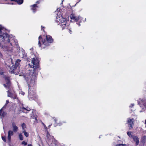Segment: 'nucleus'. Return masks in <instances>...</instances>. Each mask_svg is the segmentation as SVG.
Returning <instances> with one entry per match:
<instances>
[{
    "label": "nucleus",
    "instance_id": "bb28decb",
    "mask_svg": "<svg viewBox=\"0 0 146 146\" xmlns=\"http://www.w3.org/2000/svg\"><path fill=\"white\" fill-rule=\"evenodd\" d=\"M2 140L6 142V137H2Z\"/></svg>",
    "mask_w": 146,
    "mask_h": 146
},
{
    "label": "nucleus",
    "instance_id": "e433bc0d",
    "mask_svg": "<svg viewBox=\"0 0 146 146\" xmlns=\"http://www.w3.org/2000/svg\"><path fill=\"white\" fill-rule=\"evenodd\" d=\"M3 73V72L2 71H0V74H2Z\"/></svg>",
    "mask_w": 146,
    "mask_h": 146
},
{
    "label": "nucleus",
    "instance_id": "2f4dec72",
    "mask_svg": "<svg viewBox=\"0 0 146 146\" xmlns=\"http://www.w3.org/2000/svg\"><path fill=\"white\" fill-rule=\"evenodd\" d=\"M41 38V36L40 35L38 37V40H40L42 39Z\"/></svg>",
    "mask_w": 146,
    "mask_h": 146
},
{
    "label": "nucleus",
    "instance_id": "2eb2a0df",
    "mask_svg": "<svg viewBox=\"0 0 146 146\" xmlns=\"http://www.w3.org/2000/svg\"><path fill=\"white\" fill-rule=\"evenodd\" d=\"M21 61V60L19 59L16 60L15 63V66L17 68H19L18 66L19 64V62H20Z\"/></svg>",
    "mask_w": 146,
    "mask_h": 146
},
{
    "label": "nucleus",
    "instance_id": "a878e982",
    "mask_svg": "<svg viewBox=\"0 0 146 146\" xmlns=\"http://www.w3.org/2000/svg\"><path fill=\"white\" fill-rule=\"evenodd\" d=\"M9 103V100H7L6 101V104H5V105H4V106H3V108L4 107H5L6 106L7 104H8Z\"/></svg>",
    "mask_w": 146,
    "mask_h": 146
},
{
    "label": "nucleus",
    "instance_id": "72a5a7b5",
    "mask_svg": "<svg viewBox=\"0 0 146 146\" xmlns=\"http://www.w3.org/2000/svg\"><path fill=\"white\" fill-rule=\"evenodd\" d=\"M125 145V144H119V145H117V146H120L121 145H122V146H124Z\"/></svg>",
    "mask_w": 146,
    "mask_h": 146
},
{
    "label": "nucleus",
    "instance_id": "b1692460",
    "mask_svg": "<svg viewBox=\"0 0 146 146\" xmlns=\"http://www.w3.org/2000/svg\"><path fill=\"white\" fill-rule=\"evenodd\" d=\"M127 135L131 137H132L133 138V135L131 134V133L130 132H128L127 133Z\"/></svg>",
    "mask_w": 146,
    "mask_h": 146
},
{
    "label": "nucleus",
    "instance_id": "ddd939ff",
    "mask_svg": "<svg viewBox=\"0 0 146 146\" xmlns=\"http://www.w3.org/2000/svg\"><path fill=\"white\" fill-rule=\"evenodd\" d=\"M17 68L14 65H12V66L10 68V71L12 73H14V72H15L14 71H15V70Z\"/></svg>",
    "mask_w": 146,
    "mask_h": 146
},
{
    "label": "nucleus",
    "instance_id": "7c9ffc66",
    "mask_svg": "<svg viewBox=\"0 0 146 146\" xmlns=\"http://www.w3.org/2000/svg\"><path fill=\"white\" fill-rule=\"evenodd\" d=\"M38 46L39 47H40L41 46V44L40 42V40H38Z\"/></svg>",
    "mask_w": 146,
    "mask_h": 146
},
{
    "label": "nucleus",
    "instance_id": "aec40b11",
    "mask_svg": "<svg viewBox=\"0 0 146 146\" xmlns=\"http://www.w3.org/2000/svg\"><path fill=\"white\" fill-rule=\"evenodd\" d=\"M7 96L9 97H11L12 94L9 92V90L7 91Z\"/></svg>",
    "mask_w": 146,
    "mask_h": 146
},
{
    "label": "nucleus",
    "instance_id": "4c0bfd02",
    "mask_svg": "<svg viewBox=\"0 0 146 146\" xmlns=\"http://www.w3.org/2000/svg\"><path fill=\"white\" fill-rule=\"evenodd\" d=\"M54 121H55V122H56L57 119L55 118L54 119Z\"/></svg>",
    "mask_w": 146,
    "mask_h": 146
},
{
    "label": "nucleus",
    "instance_id": "4468645a",
    "mask_svg": "<svg viewBox=\"0 0 146 146\" xmlns=\"http://www.w3.org/2000/svg\"><path fill=\"white\" fill-rule=\"evenodd\" d=\"M3 108H2L0 110V117L1 116V118H2L3 117H4V116H5L6 114V113L5 112H3L2 114H1V113L2 112V110H3Z\"/></svg>",
    "mask_w": 146,
    "mask_h": 146
},
{
    "label": "nucleus",
    "instance_id": "c756f323",
    "mask_svg": "<svg viewBox=\"0 0 146 146\" xmlns=\"http://www.w3.org/2000/svg\"><path fill=\"white\" fill-rule=\"evenodd\" d=\"M3 85L6 88H7V86H8V87H9V86H10V84L9 85H7H7H6L5 84H4Z\"/></svg>",
    "mask_w": 146,
    "mask_h": 146
},
{
    "label": "nucleus",
    "instance_id": "f257e3e1",
    "mask_svg": "<svg viewBox=\"0 0 146 146\" xmlns=\"http://www.w3.org/2000/svg\"><path fill=\"white\" fill-rule=\"evenodd\" d=\"M35 75V74H34L33 72H30V73L26 74L24 75V77L26 81L29 83V88L30 86L31 87L35 84L36 78Z\"/></svg>",
    "mask_w": 146,
    "mask_h": 146
},
{
    "label": "nucleus",
    "instance_id": "423d86ee",
    "mask_svg": "<svg viewBox=\"0 0 146 146\" xmlns=\"http://www.w3.org/2000/svg\"><path fill=\"white\" fill-rule=\"evenodd\" d=\"M134 121V119L133 118L131 119H130V118H128L127 121V122L128 124L131 127H129V128L131 129L133 125V122Z\"/></svg>",
    "mask_w": 146,
    "mask_h": 146
},
{
    "label": "nucleus",
    "instance_id": "cd10ccee",
    "mask_svg": "<svg viewBox=\"0 0 146 146\" xmlns=\"http://www.w3.org/2000/svg\"><path fill=\"white\" fill-rule=\"evenodd\" d=\"M49 137H50V138H52L53 137L52 136H50L49 135H48V134L46 135V137L48 139L49 138Z\"/></svg>",
    "mask_w": 146,
    "mask_h": 146
},
{
    "label": "nucleus",
    "instance_id": "20e7f679",
    "mask_svg": "<svg viewBox=\"0 0 146 146\" xmlns=\"http://www.w3.org/2000/svg\"><path fill=\"white\" fill-rule=\"evenodd\" d=\"M138 103L142 107V109H144V107L146 109V101L145 100H143L141 99H139L138 101Z\"/></svg>",
    "mask_w": 146,
    "mask_h": 146
},
{
    "label": "nucleus",
    "instance_id": "9d476101",
    "mask_svg": "<svg viewBox=\"0 0 146 146\" xmlns=\"http://www.w3.org/2000/svg\"><path fill=\"white\" fill-rule=\"evenodd\" d=\"M20 56L22 58L25 59H27V54L25 53L24 51H22L20 52Z\"/></svg>",
    "mask_w": 146,
    "mask_h": 146
},
{
    "label": "nucleus",
    "instance_id": "de8ad7c7",
    "mask_svg": "<svg viewBox=\"0 0 146 146\" xmlns=\"http://www.w3.org/2000/svg\"><path fill=\"white\" fill-rule=\"evenodd\" d=\"M64 0H62V3H62V2H63V1H64Z\"/></svg>",
    "mask_w": 146,
    "mask_h": 146
},
{
    "label": "nucleus",
    "instance_id": "58836bf2",
    "mask_svg": "<svg viewBox=\"0 0 146 146\" xmlns=\"http://www.w3.org/2000/svg\"><path fill=\"white\" fill-rule=\"evenodd\" d=\"M22 109H23H23H24V110H26V108H25L23 107V108H22Z\"/></svg>",
    "mask_w": 146,
    "mask_h": 146
},
{
    "label": "nucleus",
    "instance_id": "1a4fd4ad",
    "mask_svg": "<svg viewBox=\"0 0 146 146\" xmlns=\"http://www.w3.org/2000/svg\"><path fill=\"white\" fill-rule=\"evenodd\" d=\"M134 141L135 142L136 145H137L139 143V139L138 137L136 136H133L132 138Z\"/></svg>",
    "mask_w": 146,
    "mask_h": 146
},
{
    "label": "nucleus",
    "instance_id": "f704fd0d",
    "mask_svg": "<svg viewBox=\"0 0 146 146\" xmlns=\"http://www.w3.org/2000/svg\"><path fill=\"white\" fill-rule=\"evenodd\" d=\"M0 46L2 48L3 47V46L1 44V43H0Z\"/></svg>",
    "mask_w": 146,
    "mask_h": 146
},
{
    "label": "nucleus",
    "instance_id": "393cba45",
    "mask_svg": "<svg viewBox=\"0 0 146 146\" xmlns=\"http://www.w3.org/2000/svg\"><path fill=\"white\" fill-rule=\"evenodd\" d=\"M21 126L22 127L23 129H24V128H25L26 127L25 124L24 123H23L22 124Z\"/></svg>",
    "mask_w": 146,
    "mask_h": 146
},
{
    "label": "nucleus",
    "instance_id": "7ed1b4c3",
    "mask_svg": "<svg viewBox=\"0 0 146 146\" xmlns=\"http://www.w3.org/2000/svg\"><path fill=\"white\" fill-rule=\"evenodd\" d=\"M57 21H60L61 22V25L62 27V29H64L66 27L67 21L66 19L63 18V17L61 16L60 17L58 16L56 17Z\"/></svg>",
    "mask_w": 146,
    "mask_h": 146
},
{
    "label": "nucleus",
    "instance_id": "473e14b6",
    "mask_svg": "<svg viewBox=\"0 0 146 146\" xmlns=\"http://www.w3.org/2000/svg\"><path fill=\"white\" fill-rule=\"evenodd\" d=\"M26 108V110L27 111H29L31 110L29 108Z\"/></svg>",
    "mask_w": 146,
    "mask_h": 146
},
{
    "label": "nucleus",
    "instance_id": "39448f33",
    "mask_svg": "<svg viewBox=\"0 0 146 146\" xmlns=\"http://www.w3.org/2000/svg\"><path fill=\"white\" fill-rule=\"evenodd\" d=\"M32 63L33 64V67L34 68L38 67V61L36 58H33L32 61Z\"/></svg>",
    "mask_w": 146,
    "mask_h": 146
},
{
    "label": "nucleus",
    "instance_id": "c85d7f7f",
    "mask_svg": "<svg viewBox=\"0 0 146 146\" xmlns=\"http://www.w3.org/2000/svg\"><path fill=\"white\" fill-rule=\"evenodd\" d=\"M22 144L24 145H25L27 144V143L25 142L24 141H23L22 143Z\"/></svg>",
    "mask_w": 146,
    "mask_h": 146
},
{
    "label": "nucleus",
    "instance_id": "09e8293b",
    "mask_svg": "<svg viewBox=\"0 0 146 146\" xmlns=\"http://www.w3.org/2000/svg\"><path fill=\"white\" fill-rule=\"evenodd\" d=\"M35 119L36 120H37V119H36V118H35Z\"/></svg>",
    "mask_w": 146,
    "mask_h": 146
},
{
    "label": "nucleus",
    "instance_id": "c03bdc74",
    "mask_svg": "<svg viewBox=\"0 0 146 146\" xmlns=\"http://www.w3.org/2000/svg\"><path fill=\"white\" fill-rule=\"evenodd\" d=\"M22 94L23 95L24 94V92H22Z\"/></svg>",
    "mask_w": 146,
    "mask_h": 146
},
{
    "label": "nucleus",
    "instance_id": "0eeeda50",
    "mask_svg": "<svg viewBox=\"0 0 146 146\" xmlns=\"http://www.w3.org/2000/svg\"><path fill=\"white\" fill-rule=\"evenodd\" d=\"M13 131L10 130L8 132V139L9 142L11 141V136L13 135Z\"/></svg>",
    "mask_w": 146,
    "mask_h": 146
},
{
    "label": "nucleus",
    "instance_id": "8fccbe9b",
    "mask_svg": "<svg viewBox=\"0 0 146 146\" xmlns=\"http://www.w3.org/2000/svg\"><path fill=\"white\" fill-rule=\"evenodd\" d=\"M23 112H25V111H23Z\"/></svg>",
    "mask_w": 146,
    "mask_h": 146
},
{
    "label": "nucleus",
    "instance_id": "5701e85b",
    "mask_svg": "<svg viewBox=\"0 0 146 146\" xmlns=\"http://www.w3.org/2000/svg\"><path fill=\"white\" fill-rule=\"evenodd\" d=\"M32 6L33 7V8L32 9L33 10V12H35V10L36 9L35 7H36V4H34Z\"/></svg>",
    "mask_w": 146,
    "mask_h": 146
},
{
    "label": "nucleus",
    "instance_id": "a18cd8bd",
    "mask_svg": "<svg viewBox=\"0 0 146 146\" xmlns=\"http://www.w3.org/2000/svg\"><path fill=\"white\" fill-rule=\"evenodd\" d=\"M39 3V2L37 1L36 2V3Z\"/></svg>",
    "mask_w": 146,
    "mask_h": 146
},
{
    "label": "nucleus",
    "instance_id": "49530a36",
    "mask_svg": "<svg viewBox=\"0 0 146 146\" xmlns=\"http://www.w3.org/2000/svg\"><path fill=\"white\" fill-rule=\"evenodd\" d=\"M10 4L13 5V3H10Z\"/></svg>",
    "mask_w": 146,
    "mask_h": 146
},
{
    "label": "nucleus",
    "instance_id": "412c9836",
    "mask_svg": "<svg viewBox=\"0 0 146 146\" xmlns=\"http://www.w3.org/2000/svg\"><path fill=\"white\" fill-rule=\"evenodd\" d=\"M19 139L21 140H22L23 139V135H22L21 133H20L19 135Z\"/></svg>",
    "mask_w": 146,
    "mask_h": 146
},
{
    "label": "nucleus",
    "instance_id": "6ab92c4d",
    "mask_svg": "<svg viewBox=\"0 0 146 146\" xmlns=\"http://www.w3.org/2000/svg\"><path fill=\"white\" fill-rule=\"evenodd\" d=\"M146 141V136H144L142 137L141 141L143 142H145Z\"/></svg>",
    "mask_w": 146,
    "mask_h": 146
},
{
    "label": "nucleus",
    "instance_id": "c9c22d12",
    "mask_svg": "<svg viewBox=\"0 0 146 146\" xmlns=\"http://www.w3.org/2000/svg\"><path fill=\"white\" fill-rule=\"evenodd\" d=\"M131 106H129V107H133V106H134V104H131Z\"/></svg>",
    "mask_w": 146,
    "mask_h": 146
},
{
    "label": "nucleus",
    "instance_id": "9b49d317",
    "mask_svg": "<svg viewBox=\"0 0 146 146\" xmlns=\"http://www.w3.org/2000/svg\"><path fill=\"white\" fill-rule=\"evenodd\" d=\"M12 126L13 128V131L16 132L18 129V127L16 125L15 123L14 122H13L12 123Z\"/></svg>",
    "mask_w": 146,
    "mask_h": 146
},
{
    "label": "nucleus",
    "instance_id": "4be33fe9",
    "mask_svg": "<svg viewBox=\"0 0 146 146\" xmlns=\"http://www.w3.org/2000/svg\"><path fill=\"white\" fill-rule=\"evenodd\" d=\"M23 133L25 135L26 137H27L28 136L29 134L27 133L25 130L23 131Z\"/></svg>",
    "mask_w": 146,
    "mask_h": 146
},
{
    "label": "nucleus",
    "instance_id": "a19ab883",
    "mask_svg": "<svg viewBox=\"0 0 146 146\" xmlns=\"http://www.w3.org/2000/svg\"><path fill=\"white\" fill-rule=\"evenodd\" d=\"M44 127L45 129H46L47 128V127H46V125H44Z\"/></svg>",
    "mask_w": 146,
    "mask_h": 146
},
{
    "label": "nucleus",
    "instance_id": "a211bd4d",
    "mask_svg": "<svg viewBox=\"0 0 146 146\" xmlns=\"http://www.w3.org/2000/svg\"><path fill=\"white\" fill-rule=\"evenodd\" d=\"M42 42L43 44L46 46L48 45H49V43H50L47 41L45 39H44V40H42Z\"/></svg>",
    "mask_w": 146,
    "mask_h": 146
},
{
    "label": "nucleus",
    "instance_id": "79ce46f5",
    "mask_svg": "<svg viewBox=\"0 0 146 146\" xmlns=\"http://www.w3.org/2000/svg\"><path fill=\"white\" fill-rule=\"evenodd\" d=\"M28 146H32V145H31L30 144L28 145Z\"/></svg>",
    "mask_w": 146,
    "mask_h": 146
},
{
    "label": "nucleus",
    "instance_id": "f8f14e48",
    "mask_svg": "<svg viewBox=\"0 0 146 146\" xmlns=\"http://www.w3.org/2000/svg\"><path fill=\"white\" fill-rule=\"evenodd\" d=\"M46 40H47V41H48V42L50 43L52 42L53 40L52 39V37H51V36L49 35H46Z\"/></svg>",
    "mask_w": 146,
    "mask_h": 146
},
{
    "label": "nucleus",
    "instance_id": "6e6552de",
    "mask_svg": "<svg viewBox=\"0 0 146 146\" xmlns=\"http://www.w3.org/2000/svg\"><path fill=\"white\" fill-rule=\"evenodd\" d=\"M80 16H75L74 15H71L70 16V18L74 20L76 22H77L78 20L81 18Z\"/></svg>",
    "mask_w": 146,
    "mask_h": 146
},
{
    "label": "nucleus",
    "instance_id": "dca6fc26",
    "mask_svg": "<svg viewBox=\"0 0 146 146\" xmlns=\"http://www.w3.org/2000/svg\"><path fill=\"white\" fill-rule=\"evenodd\" d=\"M11 1H14L19 4H21L23 3V0H11Z\"/></svg>",
    "mask_w": 146,
    "mask_h": 146
},
{
    "label": "nucleus",
    "instance_id": "f03ea898",
    "mask_svg": "<svg viewBox=\"0 0 146 146\" xmlns=\"http://www.w3.org/2000/svg\"><path fill=\"white\" fill-rule=\"evenodd\" d=\"M3 29L0 26V38H2L4 40L7 41V42L9 43L10 40L8 36L7 35L6 33H4L2 32V31Z\"/></svg>",
    "mask_w": 146,
    "mask_h": 146
},
{
    "label": "nucleus",
    "instance_id": "ea45409f",
    "mask_svg": "<svg viewBox=\"0 0 146 146\" xmlns=\"http://www.w3.org/2000/svg\"><path fill=\"white\" fill-rule=\"evenodd\" d=\"M69 32L70 33H71V32H72V31L70 30H69Z\"/></svg>",
    "mask_w": 146,
    "mask_h": 146
},
{
    "label": "nucleus",
    "instance_id": "f3484780",
    "mask_svg": "<svg viewBox=\"0 0 146 146\" xmlns=\"http://www.w3.org/2000/svg\"><path fill=\"white\" fill-rule=\"evenodd\" d=\"M4 78H5L6 84H7V85H9L10 84V79L9 78L6 76H4Z\"/></svg>",
    "mask_w": 146,
    "mask_h": 146
},
{
    "label": "nucleus",
    "instance_id": "37998d69",
    "mask_svg": "<svg viewBox=\"0 0 146 146\" xmlns=\"http://www.w3.org/2000/svg\"><path fill=\"white\" fill-rule=\"evenodd\" d=\"M42 125H45L43 123H42Z\"/></svg>",
    "mask_w": 146,
    "mask_h": 146
}]
</instances>
